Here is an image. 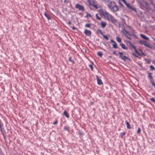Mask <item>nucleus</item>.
Masks as SVG:
<instances>
[{
  "label": "nucleus",
  "mask_w": 155,
  "mask_h": 155,
  "mask_svg": "<svg viewBox=\"0 0 155 155\" xmlns=\"http://www.w3.org/2000/svg\"><path fill=\"white\" fill-rule=\"evenodd\" d=\"M98 11L101 15L103 16L105 20L109 21H110L113 23L117 22V20L114 18V17L105 10L100 9L98 10Z\"/></svg>",
  "instance_id": "f257e3e1"
},
{
  "label": "nucleus",
  "mask_w": 155,
  "mask_h": 155,
  "mask_svg": "<svg viewBox=\"0 0 155 155\" xmlns=\"http://www.w3.org/2000/svg\"><path fill=\"white\" fill-rule=\"evenodd\" d=\"M108 6L111 11L114 12L117 11L119 9L118 6L114 2H109Z\"/></svg>",
  "instance_id": "f03ea898"
},
{
  "label": "nucleus",
  "mask_w": 155,
  "mask_h": 155,
  "mask_svg": "<svg viewBox=\"0 0 155 155\" xmlns=\"http://www.w3.org/2000/svg\"><path fill=\"white\" fill-rule=\"evenodd\" d=\"M87 2L90 5L93 6L95 9L101 8V6L95 0H88Z\"/></svg>",
  "instance_id": "7ed1b4c3"
},
{
  "label": "nucleus",
  "mask_w": 155,
  "mask_h": 155,
  "mask_svg": "<svg viewBox=\"0 0 155 155\" xmlns=\"http://www.w3.org/2000/svg\"><path fill=\"white\" fill-rule=\"evenodd\" d=\"M124 4L126 5L129 11L131 12L132 11H136L135 8L132 5H131L129 3H127L125 0H121Z\"/></svg>",
  "instance_id": "20e7f679"
},
{
  "label": "nucleus",
  "mask_w": 155,
  "mask_h": 155,
  "mask_svg": "<svg viewBox=\"0 0 155 155\" xmlns=\"http://www.w3.org/2000/svg\"><path fill=\"white\" fill-rule=\"evenodd\" d=\"M122 32L126 36V38L129 40H131V38L128 36V35L131 36V35L127 31L125 28H123L121 30Z\"/></svg>",
  "instance_id": "39448f33"
},
{
  "label": "nucleus",
  "mask_w": 155,
  "mask_h": 155,
  "mask_svg": "<svg viewBox=\"0 0 155 155\" xmlns=\"http://www.w3.org/2000/svg\"><path fill=\"white\" fill-rule=\"evenodd\" d=\"M139 43L141 45H143L144 46L147 47L149 48L150 49L152 48V47H151L149 43L147 42L146 41H139Z\"/></svg>",
  "instance_id": "423d86ee"
},
{
  "label": "nucleus",
  "mask_w": 155,
  "mask_h": 155,
  "mask_svg": "<svg viewBox=\"0 0 155 155\" xmlns=\"http://www.w3.org/2000/svg\"><path fill=\"white\" fill-rule=\"evenodd\" d=\"M126 43H128L129 45L131 46L135 50V52L139 55H140V54L138 52L136 49V47L134 46L133 44L129 41H126Z\"/></svg>",
  "instance_id": "0eeeda50"
},
{
  "label": "nucleus",
  "mask_w": 155,
  "mask_h": 155,
  "mask_svg": "<svg viewBox=\"0 0 155 155\" xmlns=\"http://www.w3.org/2000/svg\"><path fill=\"white\" fill-rule=\"evenodd\" d=\"M126 43H128L129 45L131 46L135 50V52L139 55H140V54L138 52L136 49V47L134 46L133 44L129 41H126Z\"/></svg>",
  "instance_id": "6e6552de"
},
{
  "label": "nucleus",
  "mask_w": 155,
  "mask_h": 155,
  "mask_svg": "<svg viewBox=\"0 0 155 155\" xmlns=\"http://www.w3.org/2000/svg\"><path fill=\"white\" fill-rule=\"evenodd\" d=\"M75 8L79 9L80 10H84V7L79 4H76L75 6Z\"/></svg>",
  "instance_id": "1a4fd4ad"
},
{
  "label": "nucleus",
  "mask_w": 155,
  "mask_h": 155,
  "mask_svg": "<svg viewBox=\"0 0 155 155\" xmlns=\"http://www.w3.org/2000/svg\"><path fill=\"white\" fill-rule=\"evenodd\" d=\"M118 53L120 55V57L122 59L125 61L127 59V57L125 55H123V53L119 52Z\"/></svg>",
  "instance_id": "9d476101"
},
{
  "label": "nucleus",
  "mask_w": 155,
  "mask_h": 155,
  "mask_svg": "<svg viewBox=\"0 0 155 155\" xmlns=\"http://www.w3.org/2000/svg\"><path fill=\"white\" fill-rule=\"evenodd\" d=\"M110 42L113 43L112 46L113 48L115 49H117V44L114 41L113 39H111L110 40Z\"/></svg>",
  "instance_id": "9b49d317"
},
{
  "label": "nucleus",
  "mask_w": 155,
  "mask_h": 155,
  "mask_svg": "<svg viewBox=\"0 0 155 155\" xmlns=\"http://www.w3.org/2000/svg\"><path fill=\"white\" fill-rule=\"evenodd\" d=\"M84 33L87 36H90L91 35V31L87 29H85L84 31Z\"/></svg>",
  "instance_id": "f8f14e48"
},
{
  "label": "nucleus",
  "mask_w": 155,
  "mask_h": 155,
  "mask_svg": "<svg viewBox=\"0 0 155 155\" xmlns=\"http://www.w3.org/2000/svg\"><path fill=\"white\" fill-rule=\"evenodd\" d=\"M120 45L121 46L122 48L124 50H127L128 49V47L124 44L120 43Z\"/></svg>",
  "instance_id": "ddd939ff"
},
{
  "label": "nucleus",
  "mask_w": 155,
  "mask_h": 155,
  "mask_svg": "<svg viewBox=\"0 0 155 155\" xmlns=\"http://www.w3.org/2000/svg\"><path fill=\"white\" fill-rule=\"evenodd\" d=\"M96 77L97 80V84L99 85L102 84L103 83L102 82V80L101 79H99L97 76Z\"/></svg>",
  "instance_id": "4468645a"
},
{
  "label": "nucleus",
  "mask_w": 155,
  "mask_h": 155,
  "mask_svg": "<svg viewBox=\"0 0 155 155\" xmlns=\"http://www.w3.org/2000/svg\"><path fill=\"white\" fill-rule=\"evenodd\" d=\"M101 24L102 28H104L107 25V23L106 22L102 21L101 22Z\"/></svg>",
  "instance_id": "2eb2a0df"
},
{
  "label": "nucleus",
  "mask_w": 155,
  "mask_h": 155,
  "mask_svg": "<svg viewBox=\"0 0 155 155\" xmlns=\"http://www.w3.org/2000/svg\"><path fill=\"white\" fill-rule=\"evenodd\" d=\"M126 125H127V127L128 129H130L131 128L129 122L127 120L125 121Z\"/></svg>",
  "instance_id": "dca6fc26"
},
{
  "label": "nucleus",
  "mask_w": 155,
  "mask_h": 155,
  "mask_svg": "<svg viewBox=\"0 0 155 155\" xmlns=\"http://www.w3.org/2000/svg\"><path fill=\"white\" fill-rule=\"evenodd\" d=\"M140 36L142 38H143L144 39L147 40L148 41H149L148 38L145 35L142 34H140Z\"/></svg>",
  "instance_id": "f3484780"
},
{
  "label": "nucleus",
  "mask_w": 155,
  "mask_h": 155,
  "mask_svg": "<svg viewBox=\"0 0 155 155\" xmlns=\"http://www.w3.org/2000/svg\"><path fill=\"white\" fill-rule=\"evenodd\" d=\"M44 15L47 18L48 20H50L51 19V18L50 17V16L48 15L47 13L45 12L44 13Z\"/></svg>",
  "instance_id": "a211bd4d"
},
{
  "label": "nucleus",
  "mask_w": 155,
  "mask_h": 155,
  "mask_svg": "<svg viewBox=\"0 0 155 155\" xmlns=\"http://www.w3.org/2000/svg\"><path fill=\"white\" fill-rule=\"evenodd\" d=\"M86 15L85 17L87 18H92V16L91 15L87 12H86Z\"/></svg>",
  "instance_id": "6ab92c4d"
},
{
  "label": "nucleus",
  "mask_w": 155,
  "mask_h": 155,
  "mask_svg": "<svg viewBox=\"0 0 155 155\" xmlns=\"http://www.w3.org/2000/svg\"><path fill=\"white\" fill-rule=\"evenodd\" d=\"M63 114L67 118H68L69 117V115L67 111L64 110V112Z\"/></svg>",
  "instance_id": "aec40b11"
},
{
  "label": "nucleus",
  "mask_w": 155,
  "mask_h": 155,
  "mask_svg": "<svg viewBox=\"0 0 155 155\" xmlns=\"http://www.w3.org/2000/svg\"><path fill=\"white\" fill-rule=\"evenodd\" d=\"M91 23H90V24L87 23V24H86L85 25V27L86 28H91Z\"/></svg>",
  "instance_id": "412c9836"
},
{
  "label": "nucleus",
  "mask_w": 155,
  "mask_h": 155,
  "mask_svg": "<svg viewBox=\"0 0 155 155\" xmlns=\"http://www.w3.org/2000/svg\"><path fill=\"white\" fill-rule=\"evenodd\" d=\"M96 19L99 20V21H100L101 20V18L99 17L98 16V14H97L96 15Z\"/></svg>",
  "instance_id": "4be33fe9"
},
{
  "label": "nucleus",
  "mask_w": 155,
  "mask_h": 155,
  "mask_svg": "<svg viewBox=\"0 0 155 155\" xmlns=\"http://www.w3.org/2000/svg\"><path fill=\"white\" fill-rule=\"evenodd\" d=\"M116 40L118 42H120L121 41V39L119 37H116Z\"/></svg>",
  "instance_id": "5701e85b"
},
{
  "label": "nucleus",
  "mask_w": 155,
  "mask_h": 155,
  "mask_svg": "<svg viewBox=\"0 0 155 155\" xmlns=\"http://www.w3.org/2000/svg\"><path fill=\"white\" fill-rule=\"evenodd\" d=\"M97 55L100 57H102L103 54L101 51H98L97 53Z\"/></svg>",
  "instance_id": "b1692460"
},
{
  "label": "nucleus",
  "mask_w": 155,
  "mask_h": 155,
  "mask_svg": "<svg viewBox=\"0 0 155 155\" xmlns=\"http://www.w3.org/2000/svg\"><path fill=\"white\" fill-rule=\"evenodd\" d=\"M69 127H68V126H66L64 127V130L67 131H69Z\"/></svg>",
  "instance_id": "393cba45"
},
{
  "label": "nucleus",
  "mask_w": 155,
  "mask_h": 155,
  "mask_svg": "<svg viewBox=\"0 0 155 155\" xmlns=\"http://www.w3.org/2000/svg\"><path fill=\"white\" fill-rule=\"evenodd\" d=\"M148 77L150 79H152V76L151 75V73L150 72H148Z\"/></svg>",
  "instance_id": "a878e982"
},
{
  "label": "nucleus",
  "mask_w": 155,
  "mask_h": 155,
  "mask_svg": "<svg viewBox=\"0 0 155 155\" xmlns=\"http://www.w3.org/2000/svg\"><path fill=\"white\" fill-rule=\"evenodd\" d=\"M93 64H90L89 65V67L91 69V70L92 71H93Z\"/></svg>",
  "instance_id": "bb28decb"
},
{
  "label": "nucleus",
  "mask_w": 155,
  "mask_h": 155,
  "mask_svg": "<svg viewBox=\"0 0 155 155\" xmlns=\"http://www.w3.org/2000/svg\"><path fill=\"white\" fill-rule=\"evenodd\" d=\"M126 132H124L123 133H120V136L122 138L123 137V136L125 135Z\"/></svg>",
  "instance_id": "cd10ccee"
},
{
  "label": "nucleus",
  "mask_w": 155,
  "mask_h": 155,
  "mask_svg": "<svg viewBox=\"0 0 155 155\" xmlns=\"http://www.w3.org/2000/svg\"><path fill=\"white\" fill-rule=\"evenodd\" d=\"M97 32H98V33H100L101 35H103V32H102V31L100 29H97Z\"/></svg>",
  "instance_id": "c85d7f7f"
},
{
  "label": "nucleus",
  "mask_w": 155,
  "mask_h": 155,
  "mask_svg": "<svg viewBox=\"0 0 155 155\" xmlns=\"http://www.w3.org/2000/svg\"><path fill=\"white\" fill-rule=\"evenodd\" d=\"M150 68L151 70H155V68L152 65H151L150 66Z\"/></svg>",
  "instance_id": "c756f323"
},
{
  "label": "nucleus",
  "mask_w": 155,
  "mask_h": 155,
  "mask_svg": "<svg viewBox=\"0 0 155 155\" xmlns=\"http://www.w3.org/2000/svg\"><path fill=\"white\" fill-rule=\"evenodd\" d=\"M150 100L153 102H155V100L153 97H152L150 98Z\"/></svg>",
  "instance_id": "7c9ffc66"
},
{
  "label": "nucleus",
  "mask_w": 155,
  "mask_h": 155,
  "mask_svg": "<svg viewBox=\"0 0 155 155\" xmlns=\"http://www.w3.org/2000/svg\"><path fill=\"white\" fill-rule=\"evenodd\" d=\"M140 131H141L139 127H138V130L137 131V134H139L140 133Z\"/></svg>",
  "instance_id": "2f4dec72"
},
{
  "label": "nucleus",
  "mask_w": 155,
  "mask_h": 155,
  "mask_svg": "<svg viewBox=\"0 0 155 155\" xmlns=\"http://www.w3.org/2000/svg\"><path fill=\"white\" fill-rule=\"evenodd\" d=\"M103 37L104 38H105L107 40H108L109 38H108L106 35H104Z\"/></svg>",
  "instance_id": "473e14b6"
},
{
  "label": "nucleus",
  "mask_w": 155,
  "mask_h": 155,
  "mask_svg": "<svg viewBox=\"0 0 155 155\" xmlns=\"http://www.w3.org/2000/svg\"><path fill=\"white\" fill-rule=\"evenodd\" d=\"M69 60L70 61L73 63H74V61L72 60L71 57H70L69 58Z\"/></svg>",
  "instance_id": "72a5a7b5"
},
{
  "label": "nucleus",
  "mask_w": 155,
  "mask_h": 155,
  "mask_svg": "<svg viewBox=\"0 0 155 155\" xmlns=\"http://www.w3.org/2000/svg\"><path fill=\"white\" fill-rule=\"evenodd\" d=\"M140 51L141 52L142 55H143L144 56H146V54H144L142 50H140Z\"/></svg>",
  "instance_id": "f704fd0d"
},
{
  "label": "nucleus",
  "mask_w": 155,
  "mask_h": 155,
  "mask_svg": "<svg viewBox=\"0 0 155 155\" xmlns=\"http://www.w3.org/2000/svg\"><path fill=\"white\" fill-rule=\"evenodd\" d=\"M58 121L57 120L53 123V124L54 125H56L58 123Z\"/></svg>",
  "instance_id": "c9c22d12"
},
{
  "label": "nucleus",
  "mask_w": 155,
  "mask_h": 155,
  "mask_svg": "<svg viewBox=\"0 0 155 155\" xmlns=\"http://www.w3.org/2000/svg\"><path fill=\"white\" fill-rule=\"evenodd\" d=\"M144 60H145V61H147V62H147V63H149V62H150V61L149 60H148V59H147V58H145V59H144Z\"/></svg>",
  "instance_id": "e433bc0d"
},
{
  "label": "nucleus",
  "mask_w": 155,
  "mask_h": 155,
  "mask_svg": "<svg viewBox=\"0 0 155 155\" xmlns=\"http://www.w3.org/2000/svg\"><path fill=\"white\" fill-rule=\"evenodd\" d=\"M120 5L122 7H124L123 5L120 2H119Z\"/></svg>",
  "instance_id": "4c0bfd02"
},
{
  "label": "nucleus",
  "mask_w": 155,
  "mask_h": 155,
  "mask_svg": "<svg viewBox=\"0 0 155 155\" xmlns=\"http://www.w3.org/2000/svg\"><path fill=\"white\" fill-rule=\"evenodd\" d=\"M129 28L131 30H132V27L130 26H128Z\"/></svg>",
  "instance_id": "58836bf2"
},
{
  "label": "nucleus",
  "mask_w": 155,
  "mask_h": 155,
  "mask_svg": "<svg viewBox=\"0 0 155 155\" xmlns=\"http://www.w3.org/2000/svg\"><path fill=\"white\" fill-rule=\"evenodd\" d=\"M113 54H116V51H114L113 52Z\"/></svg>",
  "instance_id": "ea45409f"
},
{
  "label": "nucleus",
  "mask_w": 155,
  "mask_h": 155,
  "mask_svg": "<svg viewBox=\"0 0 155 155\" xmlns=\"http://www.w3.org/2000/svg\"><path fill=\"white\" fill-rule=\"evenodd\" d=\"M72 28L73 30H75V29H76V28L75 27H73Z\"/></svg>",
  "instance_id": "a19ab883"
},
{
  "label": "nucleus",
  "mask_w": 155,
  "mask_h": 155,
  "mask_svg": "<svg viewBox=\"0 0 155 155\" xmlns=\"http://www.w3.org/2000/svg\"><path fill=\"white\" fill-rule=\"evenodd\" d=\"M133 55H134V56H135V57H137V56L136 55H135L134 54H133Z\"/></svg>",
  "instance_id": "79ce46f5"
},
{
  "label": "nucleus",
  "mask_w": 155,
  "mask_h": 155,
  "mask_svg": "<svg viewBox=\"0 0 155 155\" xmlns=\"http://www.w3.org/2000/svg\"><path fill=\"white\" fill-rule=\"evenodd\" d=\"M67 0H64V2H66V1H67Z\"/></svg>",
  "instance_id": "37998d69"
},
{
  "label": "nucleus",
  "mask_w": 155,
  "mask_h": 155,
  "mask_svg": "<svg viewBox=\"0 0 155 155\" xmlns=\"http://www.w3.org/2000/svg\"><path fill=\"white\" fill-rule=\"evenodd\" d=\"M68 24H71V22H68Z\"/></svg>",
  "instance_id": "c03bdc74"
}]
</instances>
